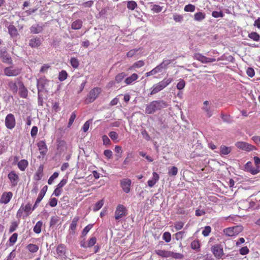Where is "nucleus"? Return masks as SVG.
<instances>
[{"mask_svg": "<svg viewBox=\"0 0 260 260\" xmlns=\"http://www.w3.org/2000/svg\"><path fill=\"white\" fill-rule=\"evenodd\" d=\"M168 103L164 100L153 101L146 105L145 113L152 114L168 106Z\"/></svg>", "mask_w": 260, "mask_h": 260, "instance_id": "f257e3e1", "label": "nucleus"}, {"mask_svg": "<svg viewBox=\"0 0 260 260\" xmlns=\"http://www.w3.org/2000/svg\"><path fill=\"white\" fill-rule=\"evenodd\" d=\"M172 81V78L164 79L160 82L154 84L150 89L151 91L150 94L152 95L158 93L166 87Z\"/></svg>", "mask_w": 260, "mask_h": 260, "instance_id": "f03ea898", "label": "nucleus"}, {"mask_svg": "<svg viewBox=\"0 0 260 260\" xmlns=\"http://www.w3.org/2000/svg\"><path fill=\"white\" fill-rule=\"evenodd\" d=\"M127 210L121 204L118 205L115 211V218L116 220H119L123 217L126 216Z\"/></svg>", "mask_w": 260, "mask_h": 260, "instance_id": "7ed1b4c3", "label": "nucleus"}, {"mask_svg": "<svg viewBox=\"0 0 260 260\" xmlns=\"http://www.w3.org/2000/svg\"><path fill=\"white\" fill-rule=\"evenodd\" d=\"M101 92V89L99 87H94L92 89L86 100V103H91L95 101Z\"/></svg>", "mask_w": 260, "mask_h": 260, "instance_id": "20e7f679", "label": "nucleus"}, {"mask_svg": "<svg viewBox=\"0 0 260 260\" xmlns=\"http://www.w3.org/2000/svg\"><path fill=\"white\" fill-rule=\"evenodd\" d=\"M202 109L204 112L207 117H210L212 116L213 114L214 108L212 103L208 101H204L202 107Z\"/></svg>", "mask_w": 260, "mask_h": 260, "instance_id": "39448f33", "label": "nucleus"}, {"mask_svg": "<svg viewBox=\"0 0 260 260\" xmlns=\"http://www.w3.org/2000/svg\"><path fill=\"white\" fill-rule=\"evenodd\" d=\"M242 231V227L237 225L225 229L223 233L226 236L232 237L238 235Z\"/></svg>", "mask_w": 260, "mask_h": 260, "instance_id": "423d86ee", "label": "nucleus"}, {"mask_svg": "<svg viewBox=\"0 0 260 260\" xmlns=\"http://www.w3.org/2000/svg\"><path fill=\"white\" fill-rule=\"evenodd\" d=\"M21 69L17 67L10 66L4 70V74L7 76H16L21 73Z\"/></svg>", "mask_w": 260, "mask_h": 260, "instance_id": "0eeeda50", "label": "nucleus"}, {"mask_svg": "<svg viewBox=\"0 0 260 260\" xmlns=\"http://www.w3.org/2000/svg\"><path fill=\"white\" fill-rule=\"evenodd\" d=\"M16 125V120L13 114H8L5 118V125L9 129H12Z\"/></svg>", "mask_w": 260, "mask_h": 260, "instance_id": "6e6552de", "label": "nucleus"}, {"mask_svg": "<svg viewBox=\"0 0 260 260\" xmlns=\"http://www.w3.org/2000/svg\"><path fill=\"white\" fill-rule=\"evenodd\" d=\"M193 57L194 59L203 63L213 62L216 61V59L214 58H209L199 53H194Z\"/></svg>", "mask_w": 260, "mask_h": 260, "instance_id": "1a4fd4ad", "label": "nucleus"}, {"mask_svg": "<svg viewBox=\"0 0 260 260\" xmlns=\"http://www.w3.org/2000/svg\"><path fill=\"white\" fill-rule=\"evenodd\" d=\"M235 146L237 148L246 151H250L255 149L254 146L244 142H238L235 144Z\"/></svg>", "mask_w": 260, "mask_h": 260, "instance_id": "9d476101", "label": "nucleus"}, {"mask_svg": "<svg viewBox=\"0 0 260 260\" xmlns=\"http://www.w3.org/2000/svg\"><path fill=\"white\" fill-rule=\"evenodd\" d=\"M212 252L214 256L217 258H221L223 255V249L220 245L217 244L211 247Z\"/></svg>", "mask_w": 260, "mask_h": 260, "instance_id": "9b49d317", "label": "nucleus"}, {"mask_svg": "<svg viewBox=\"0 0 260 260\" xmlns=\"http://www.w3.org/2000/svg\"><path fill=\"white\" fill-rule=\"evenodd\" d=\"M8 177L12 186H15L17 185L19 180V177L18 175L15 171H11L8 174Z\"/></svg>", "mask_w": 260, "mask_h": 260, "instance_id": "f8f14e48", "label": "nucleus"}, {"mask_svg": "<svg viewBox=\"0 0 260 260\" xmlns=\"http://www.w3.org/2000/svg\"><path fill=\"white\" fill-rule=\"evenodd\" d=\"M41 44V39L39 37L34 36L29 40L28 45L31 48H38Z\"/></svg>", "mask_w": 260, "mask_h": 260, "instance_id": "ddd939ff", "label": "nucleus"}, {"mask_svg": "<svg viewBox=\"0 0 260 260\" xmlns=\"http://www.w3.org/2000/svg\"><path fill=\"white\" fill-rule=\"evenodd\" d=\"M19 89V95L22 98H26L28 95L27 89L25 87L23 82L18 78L17 79Z\"/></svg>", "mask_w": 260, "mask_h": 260, "instance_id": "4468645a", "label": "nucleus"}, {"mask_svg": "<svg viewBox=\"0 0 260 260\" xmlns=\"http://www.w3.org/2000/svg\"><path fill=\"white\" fill-rule=\"evenodd\" d=\"M132 184V181L131 179L126 178L123 179L120 182V185L122 187L123 190L125 193H128L131 190V185Z\"/></svg>", "mask_w": 260, "mask_h": 260, "instance_id": "2eb2a0df", "label": "nucleus"}, {"mask_svg": "<svg viewBox=\"0 0 260 260\" xmlns=\"http://www.w3.org/2000/svg\"><path fill=\"white\" fill-rule=\"evenodd\" d=\"M0 57L2 58L3 62L4 63H7L10 64L13 63L12 59L11 56L6 51H0Z\"/></svg>", "mask_w": 260, "mask_h": 260, "instance_id": "dca6fc26", "label": "nucleus"}, {"mask_svg": "<svg viewBox=\"0 0 260 260\" xmlns=\"http://www.w3.org/2000/svg\"><path fill=\"white\" fill-rule=\"evenodd\" d=\"M245 169L249 172L251 173L253 175L257 174L259 172V167H255L253 168L252 165V162L248 161L245 165Z\"/></svg>", "mask_w": 260, "mask_h": 260, "instance_id": "f3484780", "label": "nucleus"}, {"mask_svg": "<svg viewBox=\"0 0 260 260\" xmlns=\"http://www.w3.org/2000/svg\"><path fill=\"white\" fill-rule=\"evenodd\" d=\"M12 196L13 193L11 191L3 193L0 199V203L5 204H8L10 201Z\"/></svg>", "mask_w": 260, "mask_h": 260, "instance_id": "a211bd4d", "label": "nucleus"}, {"mask_svg": "<svg viewBox=\"0 0 260 260\" xmlns=\"http://www.w3.org/2000/svg\"><path fill=\"white\" fill-rule=\"evenodd\" d=\"M37 146L41 154L43 155H45L48 151L45 142L44 141H40L38 143Z\"/></svg>", "mask_w": 260, "mask_h": 260, "instance_id": "6ab92c4d", "label": "nucleus"}, {"mask_svg": "<svg viewBox=\"0 0 260 260\" xmlns=\"http://www.w3.org/2000/svg\"><path fill=\"white\" fill-rule=\"evenodd\" d=\"M174 59H164L161 63L156 66L160 72L168 68V66L173 62Z\"/></svg>", "mask_w": 260, "mask_h": 260, "instance_id": "aec40b11", "label": "nucleus"}, {"mask_svg": "<svg viewBox=\"0 0 260 260\" xmlns=\"http://www.w3.org/2000/svg\"><path fill=\"white\" fill-rule=\"evenodd\" d=\"M8 29L9 35L13 38L17 37L19 35L17 29L14 25L12 24L9 25L8 27Z\"/></svg>", "mask_w": 260, "mask_h": 260, "instance_id": "412c9836", "label": "nucleus"}, {"mask_svg": "<svg viewBox=\"0 0 260 260\" xmlns=\"http://www.w3.org/2000/svg\"><path fill=\"white\" fill-rule=\"evenodd\" d=\"M48 81L45 78H40L38 80L37 82V89L38 91L39 92H42L43 91V89L45 87V85L46 84V82Z\"/></svg>", "mask_w": 260, "mask_h": 260, "instance_id": "4be33fe9", "label": "nucleus"}, {"mask_svg": "<svg viewBox=\"0 0 260 260\" xmlns=\"http://www.w3.org/2000/svg\"><path fill=\"white\" fill-rule=\"evenodd\" d=\"M152 175V179L151 180H149L147 182L148 186L150 187H153L159 179V176L157 173L153 172Z\"/></svg>", "mask_w": 260, "mask_h": 260, "instance_id": "5701e85b", "label": "nucleus"}, {"mask_svg": "<svg viewBox=\"0 0 260 260\" xmlns=\"http://www.w3.org/2000/svg\"><path fill=\"white\" fill-rule=\"evenodd\" d=\"M138 75L136 74H133L131 76L127 77L124 80V83L126 85H131L134 83V82L138 79Z\"/></svg>", "mask_w": 260, "mask_h": 260, "instance_id": "b1692460", "label": "nucleus"}, {"mask_svg": "<svg viewBox=\"0 0 260 260\" xmlns=\"http://www.w3.org/2000/svg\"><path fill=\"white\" fill-rule=\"evenodd\" d=\"M8 86L10 89L13 92L14 94H16L18 91V89L19 88L18 83L16 80L15 82L10 81L8 83Z\"/></svg>", "mask_w": 260, "mask_h": 260, "instance_id": "393cba45", "label": "nucleus"}, {"mask_svg": "<svg viewBox=\"0 0 260 260\" xmlns=\"http://www.w3.org/2000/svg\"><path fill=\"white\" fill-rule=\"evenodd\" d=\"M206 18V14L204 12H198L196 13L193 16V19L196 21L201 22Z\"/></svg>", "mask_w": 260, "mask_h": 260, "instance_id": "a878e982", "label": "nucleus"}, {"mask_svg": "<svg viewBox=\"0 0 260 260\" xmlns=\"http://www.w3.org/2000/svg\"><path fill=\"white\" fill-rule=\"evenodd\" d=\"M43 166H40L38 169L37 172H36L34 179L36 181H39L43 177Z\"/></svg>", "mask_w": 260, "mask_h": 260, "instance_id": "bb28decb", "label": "nucleus"}, {"mask_svg": "<svg viewBox=\"0 0 260 260\" xmlns=\"http://www.w3.org/2000/svg\"><path fill=\"white\" fill-rule=\"evenodd\" d=\"M156 254L162 257H170V251L164 250H156L155 251Z\"/></svg>", "mask_w": 260, "mask_h": 260, "instance_id": "cd10ccee", "label": "nucleus"}, {"mask_svg": "<svg viewBox=\"0 0 260 260\" xmlns=\"http://www.w3.org/2000/svg\"><path fill=\"white\" fill-rule=\"evenodd\" d=\"M30 32L32 34H37L42 31V27L39 25H32L30 27Z\"/></svg>", "mask_w": 260, "mask_h": 260, "instance_id": "c85d7f7f", "label": "nucleus"}, {"mask_svg": "<svg viewBox=\"0 0 260 260\" xmlns=\"http://www.w3.org/2000/svg\"><path fill=\"white\" fill-rule=\"evenodd\" d=\"M232 149L230 147L221 145L220 147V153L222 155H228L231 152Z\"/></svg>", "mask_w": 260, "mask_h": 260, "instance_id": "c756f323", "label": "nucleus"}, {"mask_svg": "<svg viewBox=\"0 0 260 260\" xmlns=\"http://www.w3.org/2000/svg\"><path fill=\"white\" fill-rule=\"evenodd\" d=\"M28 161L25 159H22L18 163V167L21 171H24L28 166Z\"/></svg>", "mask_w": 260, "mask_h": 260, "instance_id": "7c9ffc66", "label": "nucleus"}, {"mask_svg": "<svg viewBox=\"0 0 260 260\" xmlns=\"http://www.w3.org/2000/svg\"><path fill=\"white\" fill-rule=\"evenodd\" d=\"M82 26V21L80 19H77L72 24V28L73 29H79Z\"/></svg>", "mask_w": 260, "mask_h": 260, "instance_id": "2f4dec72", "label": "nucleus"}, {"mask_svg": "<svg viewBox=\"0 0 260 260\" xmlns=\"http://www.w3.org/2000/svg\"><path fill=\"white\" fill-rule=\"evenodd\" d=\"M47 189H48V187L47 185H45L44 186L42 189H41V190L40 191L39 195H38V197L37 198V202H41L42 201V200L43 199V198H44L47 190Z\"/></svg>", "mask_w": 260, "mask_h": 260, "instance_id": "473e14b6", "label": "nucleus"}, {"mask_svg": "<svg viewBox=\"0 0 260 260\" xmlns=\"http://www.w3.org/2000/svg\"><path fill=\"white\" fill-rule=\"evenodd\" d=\"M79 219V217L76 216L75 217L73 220L72 221L71 224L70 225V229L73 232L75 233L76 226L78 223V221Z\"/></svg>", "mask_w": 260, "mask_h": 260, "instance_id": "72a5a7b5", "label": "nucleus"}, {"mask_svg": "<svg viewBox=\"0 0 260 260\" xmlns=\"http://www.w3.org/2000/svg\"><path fill=\"white\" fill-rule=\"evenodd\" d=\"M26 249L30 252L35 253L39 250V246L36 244H29L26 246Z\"/></svg>", "mask_w": 260, "mask_h": 260, "instance_id": "f704fd0d", "label": "nucleus"}, {"mask_svg": "<svg viewBox=\"0 0 260 260\" xmlns=\"http://www.w3.org/2000/svg\"><path fill=\"white\" fill-rule=\"evenodd\" d=\"M43 222L41 220L38 221L34 227V232L36 234H40L41 232Z\"/></svg>", "mask_w": 260, "mask_h": 260, "instance_id": "c9c22d12", "label": "nucleus"}, {"mask_svg": "<svg viewBox=\"0 0 260 260\" xmlns=\"http://www.w3.org/2000/svg\"><path fill=\"white\" fill-rule=\"evenodd\" d=\"M190 246L193 250H196L197 251L200 250V243L199 240L193 241L190 244Z\"/></svg>", "mask_w": 260, "mask_h": 260, "instance_id": "e433bc0d", "label": "nucleus"}, {"mask_svg": "<svg viewBox=\"0 0 260 260\" xmlns=\"http://www.w3.org/2000/svg\"><path fill=\"white\" fill-rule=\"evenodd\" d=\"M57 254L60 256H62L65 254V249L63 245H59L56 248Z\"/></svg>", "mask_w": 260, "mask_h": 260, "instance_id": "4c0bfd02", "label": "nucleus"}, {"mask_svg": "<svg viewBox=\"0 0 260 260\" xmlns=\"http://www.w3.org/2000/svg\"><path fill=\"white\" fill-rule=\"evenodd\" d=\"M31 205L30 203H28L25 206H23L24 212L26 213V216L29 215L32 212Z\"/></svg>", "mask_w": 260, "mask_h": 260, "instance_id": "58836bf2", "label": "nucleus"}, {"mask_svg": "<svg viewBox=\"0 0 260 260\" xmlns=\"http://www.w3.org/2000/svg\"><path fill=\"white\" fill-rule=\"evenodd\" d=\"M248 37L254 41H258L260 40V35L256 32H251L249 34Z\"/></svg>", "mask_w": 260, "mask_h": 260, "instance_id": "ea45409f", "label": "nucleus"}, {"mask_svg": "<svg viewBox=\"0 0 260 260\" xmlns=\"http://www.w3.org/2000/svg\"><path fill=\"white\" fill-rule=\"evenodd\" d=\"M67 77L68 74L67 72L64 70H62L59 73L58 80L61 82L63 81L67 78Z\"/></svg>", "mask_w": 260, "mask_h": 260, "instance_id": "a19ab883", "label": "nucleus"}, {"mask_svg": "<svg viewBox=\"0 0 260 260\" xmlns=\"http://www.w3.org/2000/svg\"><path fill=\"white\" fill-rule=\"evenodd\" d=\"M104 205V200H101L99 202H98L93 207V211L94 212L98 211Z\"/></svg>", "mask_w": 260, "mask_h": 260, "instance_id": "79ce46f5", "label": "nucleus"}, {"mask_svg": "<svg viewBox=\"0 0 260 260\" xmlns=\"http://www.w3.org/2000/svg\"><path fill=\"white\" fill-rule=\"evenodd\" d=\"M137 7V4L134 1H129L127 2V8L131 10H134Z\"/></svg>", "mask_w": 260, "mask_h": 260, "instance_id": "37998d69", "label": "nucleus"}, {"mask_svg": "<svg viewBox=\"0 0 260 260\" xmlns=\"http://www.w3.org/2000/svg\"><path fill=\"white\" fill-rule=\"evenodd\" d=\"M196 10V6L192 4H188L184 7V10L186 12H193Z\"/></svg>", "mask_w": 260, "mask_h": 260, "instance_id": "c03bdc74", "label": "nucleus"}, {"mask_svg": "<svg viewBox=\"0 0 260 260\" xmlns=\"http://www.w3.org/2000/svg\"><path fill=\"white\" fill-rule=\"evenodd\" d=\"M144 65V62L143 60H139L135 62L133 65L129 68V70H132L133 69L139 68L143 67Z\"/></svg>", "mask_w": 260, "mask_h": 260, "instance_id": "a18cd8bd", "label": "nucleus"}, {"mask_svg": "<svg viewBox=\"0 0 260 260\" xmlns=\"http://www.w3.org/2000/svg\"><path fill=\"white\" fill-rule=\"evenodd\" d=\"M59 221V217H58L57 216L51 217L50 221V227H52V226H55Z\"/></svg>", "mask_w": 260, "mask_h": 260, "instance_id": "49530a36", "label": "nucleus"}, {"mask_svg": "<svg viewBox=\"0 0 260 260\" xmlns=\"http://www.w3.org/2000/svg\"><path fill=\"white\" fill-rule=\"evenodd\" d=\"M126 76V74L124 72H122L116 75L115 77V81L117 83L121 82L124 77Z\"/></svg>", "mask_w": 260, "mask_h": 260, "instance_id": "de8ad7c7", "label": "nucleus"}, {"mask_svg": "<svg viewBox=\"0 0 260 260\" xmlns=\"http://www.w3.org/2000/svg\"><path fill=\"white\" fill-rule=\"evenodd\" d=\"M18 225L19 222L12 221L10 226L9 232L13 233V232H14L18 228Z\"/></svg>", "mask_w": 260, "mask_h": 260, "instance_id": "09e8293b", "label": "nucleus"}, {"mask_svg": "<svg viewBox=\"0 0 260 260\" xmlns=\"http://www.w3.org/2000/svg\"><path fill=\"white\" fill-rule=\"evenodd\" d=\"M141 48H135L129 50L126 54V56L128 58H131L134 56L137 52L139 51Z\"/></svg>", "mask_w": 260, "mask_h": 260, "instance_id": "8fccbe9b", "label": "nucleus"}, {"mask_svg": "<svg viewBox=\"0 0 260 260\" xmlns=\"http://www.w3.org/2000/svg\"><path fill=\"white\" fill-rule=\"evenodd\" d=\"M92 226L93 224H89L86 226L82 232V236H85L89 232V231L92 229Z\"/></svg>", "mask_w": 260, "mask_h": 260, "instance_id": "3c124183", "label": "nucleus"}, {"mask_svg": "<svg viewBox=\"0 0 260 260\" xmlns=\"http://www.w3.org/2000/svg\"><path fill=\"white\" fill-rule=\"evenodd\" d=\"M70 63L73 68L76 69L79 67V61L76 58L72 57L70 60Z\"/></svg>", "mask_w": 260, "mask_h": 260, "instance_id": "603ef678", "label": "nucleus"}, {"mask_svg": "<svg viewBox=\"0 0 260 260\" xmlns=\"http://www.w3.org/2000/svg\"><path fill=\"white\" fill-rule=\"evenodd\" d=\"M109 136L113 141H114L116 142L118 141V140H117L118 138V135L116 132H115L114 131L110 132L109 133Z\"/></svg>", "mask_w": 260, "mask_h": 260, "instance_id": "864d4df0", "label": "nucleus"}, {"mask_svg": "<svg viewBox=\"0 0 260 260\" xmlns=\"http://www.w3.org/2000/svg\"><path fill=\"white\" fill-rule=\"evenodd\" d=\"M162 239L165 240L167 243H169L171 241V235L168 232H166L164 233L162 236Z\"/></svg>", "mask_w": 260, "mask_h": 260, "instance_id": "5fc2aeb1", "label": "nucleus"}, {"mask_svg": "<svg viewBox=\"0 0 260 260\" xmlns=\"http://www.w3.org/2000/svg\"><path fill=\"white\" fill-rule=\"evenodd\" d=\"M178 173V169L176 167H172L169 170L168 174L170 176H176Z\"/></svg>", "mask_w": 260, "mask_h": 260, "instance_id": "6e6d98bb", "label": "nucleus"}, {"mask_svg": "<svg viewBox=\"0 0 260 260\" xmlns=\"http://www.w3.org/2000/svg\"><path fill=\"white\" fill-rule=\"evenodd\" d=\"M184 223L182 221H177L174 223V228L176 231H179L182 229Z\"/></svg>", "mask_w": 260, "mask_h": 260, "instance_id": "4d7b16f0", "label": "nucleus"}, {"mask_svg": "<svg viewBox=\"0 0 260 260\" xmlns=\"http://www.w3.org/2000/svg\"><path fill=\"white\" fill-rule=\"evenodd\" d=\"M170 257H173L175 259H181L183 258V255L179 253H176L172 251H170Z\"/></svg>", "mask_w": 260, "mask_h": 260, "instance_id": "13d9d810", "label": "nucleus"}, {"mask_svg": "<svg viewBox=\"0 0 260 260\" xmlns=\"http://www.w3.org/2000/svg\"><path fill=\"white\" fill-rule=\"evenodd\" d=\"M58 175L59 174L57 172H54L49 178L48 183L50 185L51 184L54 180L58 177Z\"/></svg>", "mask_w": 260, "mask_h": 260, "instance_id": "bf43d9fd", "label": "nucleus"}, {"mask_svg": "<svg viewBox=\"0 0 260 260\" xmlns=\"http://www.w3.org/2000/svg\"><path fill=\"white\" fill-rule=\"evenodd\" d=\"M211 228L210 226H206L204 229L202 231V234L205 237H207L209 236V234L211 233Z\"/></svg>", "mask_w": 260, "mask_h": 260, "instance_id": "052dcab7", "label": "nucleus"}, {"mask_svg": "<svg viewBox=\"0 0 260 260\" xmlns=\"http://www.w3.org/2000/svg\"><path fill=\"white\" fill-rule=\"evenodd\" d=\"M212 16L214 18L223 17L224 16V14L221 11H213L212 13Z\"/></svg>", "mask_w": 260, "mask_h": 260, "instance_id": "680f3d73", "label": "nucleus"}, {"mask_svg": "<svg viewBox=\"0 0 260 260\" xmlns=\"http://www.w3.org/2000/svg\"><path fill=\"white\" fill-rule=\"evenodd\" d=\"M76 117V115L75 114V112H74L72 113V114L70 116V118L69 119V123H68V127H70L72 125Z\"/></svg>", "mask_w": 260, "mask_h": 260, "instance_id": "e2e57ef3", "label": "nucleus"}, {"mask_svg": "<svg viewBox=\"0 0 260 260\" xmlns=\"http://www.w3.org/2000/svg\"><path fill=\"white\" fill-rule=\"evenodd\" d=\"M41 92L38 91V104L39 106H43L44 103L43 98Z\"/></svg>", "mask_w": 260, "mask_h": 260, "instance_id": "0e129e2a", "label": "nucleus"}, {"mask_svg": "<svg viewBox=\"0 0 260 260\" xmlns=\"http://www.w3.org/2000/svg\"><path fill=\"white\" fill-rule=\"evenodd\" d=\"M185 85V82L183 79H180L179 82L177 84V88L178 90L183 89Z\"/></svg>", "mask_w": 260, "mask_h": 260, "instance_id": "69168bd1", "label": "nucleus"}, {"mask_svg": "<svg viewBox=\"0 0 260 260\" xmlns=\"http://www.w3.org/2000/svg\"><path fill=\"white\" fill-rule=\"evenodd\" d=\"M18 234L14 233L9 238V241L12 244H14L16 242L17 239Z\"/></svg>", "mask_w": 260, "mask_h": 260, "instance_id": "338daca9", "label": "nucleus"}, {"mask_svg": "<svg viewBox=\"0 0 260 260\" xmlns=\"http://www.w3.org/2000/svg\"><path fill=\"white\" fill-rule=\"evenodd\" d=\"M58 200L55 198H51L49 201V205L52 207H54L57 204Z\"/></svg>", "mask_w": 260, "mask_h": 260, "instance_id": "774afa93", "label": "nucleus"}]
</instances>
